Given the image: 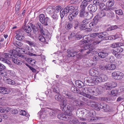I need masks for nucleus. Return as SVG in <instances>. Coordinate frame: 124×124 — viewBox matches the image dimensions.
I'll use <instances>...</instances> for the list:
<instances>
[{"instance_id":"f257e3e1","label":"nucleus","mask_w":124,"mask_h":124,"mask_svg":"<svg viewBox=\"0 0 124 124\" xmlns=\"http://www.w3.org/2000/svg\"><path fill=\"white\" fill-rule=\"evenodd\" d=\"M66 101H63L60 105V107L63 111L67 113L71 112L74 110L73 106L71 105L66 104Z\"/></svg>"},{"instance_id":"f03ea898","label":"nucleus","mask_w":124,"mask_h":124,"mask_svg":"<svg viewBox=\"0 0 124 124\" xmlns=\"http://www.w3.org/2000/svg\"><path fill=\"white\" fill-rule=\"evenodd\" d=\"M93 2L98 5L99 6V8L101 10H105L106 11L113 10L115 9H116V7H107V6L104 4L101 3L99 0H95L93 1Z\"/></svg>"},{"instance_id":"7ed1b4c3","label":"nucleus","mask_w":124,"mask_h":124,"mask_svg":"<svg viewBox=\"0 0 124 124\" xmlns=\"http://www.w3.org/2000/svg\"><path fill=\"white\" fill-rule=\"evenodd\" d=\"M14 55L9 53H4L0 54V61L7 64H10V62L8 60L5 58H4L9 59L13 58Z\"/></svg>"},{"instance_id":"20e7f679","label":"nucleus","mask_w":124,"mask_h":124,"mask_svg":"<svg viewBox=\"0 0 124 124\" xmlns=\"http://www.w3.org/2000/svg\"><path fill=\"white\" fill-rule=\"evenodd\" d=\"M97 36L99 38V39H100V40L96 42V44L99 43L101 41L105 39L107 36V34L106 32H104L93 33L91 34L90 35V37L91 38H95Z\"/></svg>"},{"instance_id":"39448f33","label":"nucleus","mask_w":124,"mask_h":124,"mask_svg":"<svg viewBox=\"0 0 124 124\" xmlns=\"http://www.w3.org/2000/svg\"><path fill=\"white\" fill-rule=\"evenodd\" d=\"M83 95L91 99H94L95 97L91 95V93L92 87H84L82 88Z\"/></svg>"},{"instance_id":"423d86ee","label":"nucleus","mask_w":124,"mask_h":124,"mask_svg":"<svg viewBox=\"0 0 124 124\" xmlns=\"http://www.w3.org/2000/svg\"><path fill=\"white\" fill-rule=\"evenodd\" d=\"M47 32L46 34L43 35L41 34V35H40L38 37V39L39 40L44 44L48 43L49 39H50V33L48 31H47Z\"/></svg>"},{"instance_id":"0eeeda50","label":"nucleus","mask_w":124,"mask_h":124,"mask_svg":"<svg viewBox=\"0 0 124 124\" xmlns=\"http://www.w3.org/2000/svg\"><path fill=\"white\" fill-rule=\"evenodd\" d=\"M115 51L114 50H112V53L116 57L120 59L122 58L123 55L121 54H118V53H121L123 51V48L118 46L116 48Z\"/></svg>"},{"instance_id":"6e6552de","label":"nucleus","mask_w":124,"mask_h":124,"mask_svg":"<svg viewBox=\"0 0 124 124\" xmlns=\"http://www.w3.org/2000/svg\"><path fill=\"white\" fill-rule=\"evenodd\" d=\"M93 49V47L91 45L88 44L84 46L82 49L79 50L80 52H83L86 51V52L87 54H89L92 51Z\"/></svg>"},{"instance_id":"1a4fd4ad","label":"nucleus","mask_w":124,"mask_h":124,"mask_svg":"<svg viewBox=\"0 0 124 124\" xmlns=\"http://www.w3.org/2000/svg\"><path fill=\"white\" fill-rule=\"evenodd\" d=\"M93 77H85L84 79V82L86 85L89 86H93L94 84Z\"/></svg>"},{"instance_id":"9d476101","label":"nucleus","mask_w":124,"mask_h":124,"mask_svg":"<svg viewBox=\"0 0 124 124\" xmlns=\"http://www.w3.org/2000/svg\"><path fill=\"white\" fill-rule=\"evenodd\" d=\"M112 77L116 80L121 79L123 77V74L119 72H115L112 73Z\"/></svg>"},{"instance_id":"9b49d317","label":"nucleus","mask_w":124,"mask_h":124,"mask_svg":"<svg viewBox=\"0 0 124 124\" xmlns=\"http://www.w3.org/2000/svg\"><path fill=\"white\" fill-rule=\"evenodd\" d=\"M16 38L19 40H23L24 38L23 31L22 30H19L16 32Z\"/></svg>"},{"instance_id":"f8f14e48","label":"nucleus","mask_w":124,"mask_h":124,"mask_svg":"<svg viewBox=\"0 0 124 124\" xmlns=\"http://www.w3.org/2000/svg\"><path fill=\"white\" fill-rule=\"evenodd\" d=\"M57 117L60 119L64 120L70 121L71 116L69 115H66L63 114H59L57 116Z\"/></svg>"},{"instance_id":"ddd939ff","label":"nucleus","mask_w":124,"mask_h":124,"mask_svg":"<svg viewBox=\"0 0 124 124\" xmlns=\"http://www.w3.org/2000/svg\"><path fill=\"white\" fill-rule=\"evenodd\" d=\"M84 113L81 109H78L76 111V115L80 120L85 121V119L83 118V115Z\"/></svg>"},{"instance_id":"4468645a","label":"nucleus","mask_w":124,"mask_h":124,"mask_svg":"<svg viewBox=\"0 0 124 124\" xmlns=\"http://www.w3.org/2000/svg\"><path fill=\"white\" fill-rule=\"evenodd\" d=\"M98 106L99 108L103 109L104 111L108 112L110 111L109 107L107 104L100 103Z\"/></svg>"},{"instance_id":"2eb2a0df","label":"nucleus","mask_w":124,"mask_h":124,"mask_svg":"<svg viewBox=\"0 0 124 124\" xmlns=\"http://www.w3.org/2000/svg\"><path fill=\"white\" fill-rule=\"evenodd\" d=\"M97 8L96 4H91L88 7V9L89 11L94 12H95Z\"/></svg>"},{"instance_id":"dca6fc26","label":"nucleus","mask_w":124,"mask_h":124,"mask_svg":"<svg viewBox=\"0 0 124 124\" xmlns=\"http://www.w3.org/2000/svg\"><path fill=\"white\" fill-rule=\"evenodd\" d=\"M69 8V10L70 11H71L70 13H76L77 14H78L79 13V11L78 9V8L77 7H74L72 6H70V5L68 6Z\"/></svg>"},{"instance_id":"f3484780","label":"nucleus","mask_w":124,"mask_h":124,"mask_svg":"<svg viewBox=\"0 0 124 124\" xmlns=\"http://www.w3.org/2000/svg\"><path fill=\"white\" fill-rule=\"evenodd\" d=\"M101 93V92L98 88H96L94 90L93 88H92L91 95L97 96Z\"/></svg>"},{"instance_id":"a211bd4d","label":"nucleus","mask_w":124,"mask_h":124,"mask_svg":"<svg viewBox=\"0 0 124 124\" xmlns=\"http://www.w3.org/2000/svg\"><path fill=\"white\" fill-rule=\"evenodd\" d=\"M37 26V28H39L40 29V32L41 34L43 35H45L47 33V31H48L46 30L45 31H44L43 29V26L41 24V23H37L36 24Z\"/></svg>"},{"instance_id":"6ab92c4d","label":"nucleus","mask_w":124,"mask_h":124,"mask_svg":"<svg viewBox=\"0 0 124 124\" xmlns=\"http://www.w3.org/2000/svg\"><path fill=\"white\" fill-rule=\"evenodd\" d=\"M109 54L108 53L107 51H103L99 52L98 55L100 58H104L107 57Z\"/></svg>"},{"instance_id":"aec40b11","label":"nucleus","mask_w":124,"mask_h":124,"mask_svg":"<svg viewBox=\"0 0 124 124\" xmlns=\"http://www.w3.org/2000/svg\"><path fill=\"white\" fill-rule=\"evenodd\" d=\"M93 22L89 24V26L91 28L93 26H95L98 22L99 18H98V16H96L93 18Z\"/></svg>"},{"instance_id":"412c9836","label":"nucleus","mask_w":124,"mask_h":124,"mask_svg":"<svg viewBox=\"0 0 124 124\" xmlns=\"http://www.w3.org/2000/svg\"><path fill=\"white\" fill-rule=\"evenodd\" d=\"M12 61L14 63L19 65L22 64V62L17 59V58L15 55L12 58Z\"/></svg>"},{"instance_id":"4be33fe9","label":"nucleus","mask_w":124,"mask_h":124,"mask_svg":"<svg viewBox=\"0 0 124 124\" xmlns=\"http://www.w3.org/2000/svg\"><path fill=\"white\" fill-rule=\"evenodd\" d=\"M54 98L56 100L60 102H62L61 103L63 102V101H66L61 96L59 95L58 94L56 95Z\"/></svg>"},{"instance_id":"5701e85b","label":"nucleus","mask_w":124,"mask_h":124,"mask_svg":"<svg viewBox=\"0 0 124 124\" xmlns=\"http://www.w3.org/2000/svg\"><path fill=\"white\" fill-rule=\"evenodd\" d=\"M89 74L92 76H96V74H98L97 71L95 70L93 68L90 70L89 71Z\"/></svg>"},{"instance_id":"b1692460","label":"nucleus","mask_w":124,"mask_h":124,"mask_svg":"<svg viewBox=\"0 0 124 124\" xmlns=\"http://www.w3.org/2000/svg\"><path fill=\"white\" fill-rule=\"evenodd\" d=\"M5 78H4V77H3V80L4 81L6 80V82L7 83L11 85H14L15 84V82L14 81L6 77H5Z\"/></svg>"},{"instance_id":"393cba45","label":"nucleus","mask_w":124,"mask_h":124,"mask_svg":"<svg viewBox=\"0 0 124 124\" xmlns=\"http://www.w3.org/2000/svg\"><path fill=\"white\" fill-rule=\"evenodd\" d=\"M80 16L81 17H84L85 16L86 14H87L88 12H85V9L83 8H80Z\"/></svg>"},{"instance_id":"a878e982","label":"nucleus","mask_w":124,"mask_h":124,"mask_svg":"<svg viewBox=\"0 0 124 124\" xmlns=\"http://www.w3.org/2000/svg\"><path fill=\"white\" fill-rule=\"evenodd\" d=\"M94 83L95 84V82L97 83L103 82V78H102L100 76H96L95 78H94Z\"/></svg>"},{"instance_id":"bb28decb","label":"nucleus","mask_w":124,"mask_h":124,"mask_svg":"<svg viewBox=\"0 0 124 124\" xmlns=\"http://www.w3.org/2000/svg\"><path fill=\"white\" fill-rule=\"evenodd\" d=\"M76 85L79 88H81L84 86V85L83 82L79 80H76L75 82Z\"/></svg>"},{"instance_id":"cd10ccee","label":"nucleus","mask_w":124,"mask_h":124,"mask_svg":"<svg viewBox=\"0 0 124 124\" xmlns=\"http://www.w3.org/2000/svg\"><path fill=\"white\" fill-rule=\"evenodd\" d=\"M108 93L112 96H118L119 95L116 90H113L109 92Z\"/></svg>"},{"instance_id":"c85d7f7f","label":"nucleus","mask_w":124,"mask_h":124,"mask_svg":"<svg viewBox=\"0 0 124 124\" xmlns=\"http://www.w3.org/2000/svg\"><path fill=\"white\" fill-rule=\"evenodd\" d=\"M53 14L52 16V18L55 20H57L58 18V17L60 14V12L58 11H55L53 13Z\"/></svg>"},{"instance_id":"c756f323","label":"nucleus","mask_w":124,"mask_h":124,"mask_svg":"<svg viewBox=\"0 0 124 124\" xmlns=\"http://www.w3.org/2000/svg\"><path fill=\"white\" fill-rule=\"evenodd\" d=\"M10 92V91L8 89L5 87H3L0 90V93L3 94H7Z\"/></svg>"},{"instance_id":"7c9ffc66","label":"nucleus","mask_w":124,"mask_h":124,"mask_svg":"<svg viewBox=\"0 0 124 124\" xmlns=\"http://www.w3.org/2000/svg\"><path fill=\"white\" fill-rule=\"evenodd\" d=\"M88 4V2L86 0H84L82 2L80 7V8L85 9V8Z\"/></svg>"},{"instance_id":"2f4dec72","label":"nucleus","mask_w":124,"mask_h":124,"mask_svg":"<svg viewBox=\"0 0 124 124\" xmlns=\"http://www.w3.org/2000/svg\"><path fill=\"white\" fill-rule=\"evenodd\" d=\"M78 14H77V13L75 12L74 13H70L68 16L69 19L70 21H71L74 19V18L76 17Z\"/></svg>"},{"instance_id":"473e14b6","label":"nucleus","mask_w":124,"mask_h":124,"mask_svg":"<svg viewBox=\"0 0 124 124\" xmlns=\"http://www.w3.org/2000/svg\"><path fill=\"white\" fill-rule=\"evenodd\" d=\"M100 68L104 71L108 70V66L104 64L103 63H102L99 66Z\"/></svg>"},{"instance_id":"72a5a7b5","label":"nucleus","mask_w":124,"mask_h":124,"mask_svg":"<svg viewBox=\"0 0 124 124\" xmlns=\"http://www.w3.org/2000/svg\"><path fill=\"white\" fill-rule=\"evenodd\" d=\"M115 3L114 0H109L106 3V5L108 7H111L113 6Z\"/></svg>"},{"instance_id":"f704fd0d","label":"nucleus","mask_w":124,"mask_h":124,"mask_svg":"<svg viewBox=\"0 0 124 124\" xmlns=\"http://www.w3.org/2000/svg\"><path fill=\"white\" fill-rule=\"evenodd\" d=\"M107 16L108 17L112 19H114L115 17V14L113 12H111L107 13Z\"/></svg>"},{"instance_id":"c9c22d12","label":"nucleus","mask_w":124,"mask_h":124,"mask_svg":"<svg viewBox=\"0 0 124 124\" xmlns=\"http://www.w3.org/2000/svg\"><path fill=\"white\" fill-rule=\"evenodd\" d=\"M30 26L31 27L32 30L34 33H36L38 32V29L37 27L34 25L32 23H31L30 24Z\"/></svg>"},{"instance_id":"e433bc0d","label":"nucleus","mask_w":124,"mask_h":124,"mask_svg":"<svg viewBox=\"0 0 124 124\" xmlns=\"http://www.w3.org/2000/svg\"><path fill=\"white\" fill-rule=\"evenodd\" d=\"M17 47V48H16V50L19 49V48L23 45V43L20 41H16L14 44Z\"/></svg>"},{"instance_id":"4c0bfd02","label":"nucleus","mask_w":124,"mask_h":124,"mask_svg":"<svg viewBox=\"0 0 124 124\" xmlns=\"http://www.w3.org/2000/svg\"><path fill=\"white\" fill-rule=\"evenodd\" d=\"M46 10L48 13L49 14L53 13L55 11V9L52 7L47 8Z\"/></svg>"},{"instance_id":"58836bf2","label":"nucleus","mask_w":124,"mask_h":124,"mask_svg":"<svg viewBox=\"0 0 124 124\" xmlns=\"http://www.w3.org/2000/svg\"><path fill=\"white\" fill-rule=\"evenodd\" d=\"M64 96L65 97L73 100H75L76 98L74 97L72 95L70 94V93H67L64 95Z\"/></svg>"},{"instance_id":"ea45409f","label":"nucleus","mask_w":124,"mask_h":124,"mask_svg":"<svg viewBox=\"0 0 124 124\" xmlns=\"http://www.w3.org/2000/svg\"><path fill=\"white\" fill-rule=\"evenodd\" d=\"M117 9V8L116 9ZM116 9H114V11L116 14L118 15H123V11L121 9L118 10H116Z\"/></svg>"},{"instance_id":"a19ab883","label":"nucleus","mask_w":124,"mask_h":124,"mask_svg":"<svg viewBox=\"0 0 124 124\" xmlns=\"http://www.w3.org/2000/svg\"><path fill=\"white\" fill-rule=\"evenodd\" d=\"M105 61H107L111 63L115 61V59L113 56L108 57V58L105 59Z\"/></svg>"},{"instance_id":"79ce46f5","label":"nucleus","mask_w":124,"mask_h":124,"mask_svg":"<svg viewBox=\"0 0 124 124\" xmlns=\"http://www.w3.org/2000/svg\"><path fill=\"white\" fill-rule=\"evenodd\" d=\"M108 70H112L116 69V66L114 64H111L108 65Z\"/></svg>"},{"instance_id":"37998d69","label":"nucleus","mask_w":124,"mask_h":124,"mask_svg":"<svg viewBox=\"0 0 124 124\" xmlns=\"http://www.w3.org/2000/svg\"><path fill=\"white\" fill-rule=\"evenodd\" d=\"M98 103L94 102H91L88 104V105L93 108L97 107L98 106Z\"/></svg>"},{"instance_id":"c03bdc74","label":"nucleus","mask_w":124,"mask_h":124,"mask_svg":"<svg viewBox=\"0 0 124 124\" xmlns=\"http://www.w3.org/2000/svg\"><path fill=\"white\" fill-rule=\"evenodd\" d=\"M49 20L50 19L49 18L47 17H46L45 18V19H44L43 22L42 23V24L45 26L48 25V23Z\"/></svg>"},{"instance_id":"a18cd8bd","label":"nucleus","mask_w":124,"mask_h":124,"mask_svg":"<svg viewBox=\"0 0 124 124\" xmlns=\"http://www.w3.org/2000/svg\"><path fill=\"white\" fill-rule=\"evenodd\" d=\"M75 48H74V51H72V52L71 53H70V54H68L67 55V57H74L75 56V53H77V51H75Z\"/></svg>"},{"instance_id":"49530a36","label":"nucleus","mask_w":124,"mask_h":124,"mask_svg":"<svg viewBox=\"0 0 124 124\" xmlns=\"http://www.w3.org/2000/svg\"><path fill=\"white\" fill-rule=\"evenodd\" d=\"M24 30L27 33H30L31 31V29L30 26L29 25L25 27L24 28Z\"/></svg>"},{"instance_id":"de8ad7c7","label":"nucleus","mask_w":124,"mask_h":124,"mask_svg":"<svg viewBox=\"0 0 124 124\" xmlns=\"http://www.w3.org/2000/svg\"><path fill=\"white\" fill-rule=\"evenodd\" d=\"M77 53H75V55L76 58L79 59H81L83 58V56L82 55V53H78V52Z\"/></svg>"},{"instance_id":"09e8293b","label":"nucleus","mask_w":124,"mask_h":124,"mask_svg":"<svg viewBox=\"0 0 124 124\" xmlns=\"http://www.w3.org/2000/svg\"><path fill=\"white\" fill-rule=\"evenodd\" d=\"M87 113L91 117H93L95 115V112L93 111H88Z\"/></svg>"},{"instance_id":"8fccbe9b","label":"nucleus","mask_w":124,"mask_h":124,"mask_svg":"<svg viewBox=\"0 0 124 124\" xmlns=\"http://www.w3.org/2000/svg\"><path fill=\"white\" fill-rule=\"evenodd\" d=\"M115 87V86H113L111 84H110L105 86V88L107 90H109L111 88Z\"/></svg>"},{"instance_id":"3c124183","label":"nucleus","mask_w":124,"mask_h":124,"mask_svg":"<svg viewBox=\"0 0 124 124\" xmlns=\"http://www.w3.org/2000/svg\"><path fill=\"white\" fill-rule=\"evenodd\" d=\"M86 16H85L86 18L89 19H91L93 16V14L91 13H88V14H86Z\"/></svg>"},{"instance_id":"603ef678","label":"nucleus","mask_w":124,"mask_h":124,"mask_svg":"<svg viewBox=\"0 0 124 124\" xmlns=\"http://www.w3.org/2000/svg\"><path fill=\"white\" fill-rule=\"evenodd\" d=\"M45 16L43 14H41L39 16V21L40 22L42 23L45 19Z\"/></svg>"},{"instance_id":"864d4df0","label":"nucleus","mask_w":124,"mask_h":124,"mask_svg":"<svg viewBox=\"0 0 124 124\" xmlns=\"http://www.w3.org/2000/svg\"><path fill=\"white\" fill-rule=\"evenodd\" d=\"M75 35L74 33H71V34L68 37L69 39V40H74L73 39H75Z\"/></svg>"},{"instance_id":"5fc2aeb1","label":"nucleus","mask_w":124,"mask_h":124,"mask_svg":"<svg viewBox=\"0 0 124 124\" xmlns=\"http://www.w3.org/2000/svg\"><path fill=\"white\" fill-rule=\"evenodd\" d=\"M25 42L31 46H35V43L33 42L28 40H26L25 41Z\"/></svg>"},{"instance_id":"6e6d98bb","label":"nucleus","mask_w":124,"mask_h":124,"mask_svg":"<svg viewBox=\"0 0 124 124\" xmlns=\"http://www.w3.org/2000/svg\"><path fill=\"white\" fill-rule=\"evenodd\" d=\"M20 114L22 115L26 116V117H28L29 116V115H28V114L27 115L26 112L24 110H21L20 111Z\"/></svg>"},{"instance_id":"4d7b16f0","label":"nucleus","mask_w":124,"mask_h":124,"mask_svg":"<svg viewBox=\"0 0 124 124\" xmlns=\"http://www.w3.org/2000/svg\"><path fill=\"white\" fill-rule=\"evenodd\" d=\"M73 26V23H68L66 27V28L67 30L70 29Z\"/></svg>"},{"instance_id":"13d9d810","label":"nucleus","mask_w":124,"mask_h":124,"mask_svg":"<svg viewBox=\"0 0 124 124\" xmlns=\"http://www.w3.org/2000/svg\"><path fill=\"white\" fill-rule=\"evenodd\" d=\"M0 74L1 76L5 77L7 76V73L2 70H0Z\"/></svg>"},{"instance_id":"bf43d9fd","label":"nucleus","mask_w":124,"mask_h":124,"mask_svg":"<svg viewBox=\"0 0 124 124\" xmlns=\"http://www.w3.org/2000/svg\"><path fill=\"white\" fill-rule=\"evenodd\" d=\"M57 113V111L55 110H53L52 111L49 113L50 116H54Z\"/></svg>"},{"instance_id":"052dcab7","label":"nucleus","mask_w":124,"mask_h":124,"mask_svg":"<svg viewBox=\"0 0 124 124\" xmlns=\"http://www.w3.org/2000/svg\"><path fill=\"white\" fill-rule=\"evenodd\" d=\"M118 28H119L117 25H112L111 26L109 27V29H110V30L111 31L116 29Z\"/></svg>"},{"instance_id":"680f3d73","label":"nucleus","mask_w":124,"mask_h":124,"mask_svg":"<svg viewBox=\"0 0 124 124\" xmlns=\"http://www.w3.org/2000/svg\"><path fill=\"white\" fill-rule=\"evenodd\" d=\"M60 16L62 19L63 18L65 15L66 16H67V14L65 13H64V12L63 10L62 11L61 10L60 12Z\"/></svg>"},{"instance_id":"e2e57ef3","label":"nucleus","mask_w":124,"mask_h":124,"mask_svg":"<svg viewBox=\"0 0 124 124\" xmlns=\"http://www.w3.org/2000/svg\"><path fill=\"white\" fill-rule=\"evenodd\" d=\"M77 88L74 86H72L71 88V90L72 92L76 93L77 92Z\"/></svg>"},{"instance_id":"0e129e2a","label":"nucleus","mask_w":124,"mask_h":124,"mask_svg":"<svg viewBox=\"0 0 124 124\" xmlns=\"http://www.w3.org/2000/svg\"><path fill=\"white\" fill-rule=\"evenodd\" d=\"M99 15L100 17H101L105 16L106 15V13L103 11H101L100 12Z\"/></svg>"},{"instance_id":"69168bd1","label":"nucleus","mask_w":124,"mask_h":124,"mask_svg":"<svg viewBox=\"0 0 124 124\" xmlns=\"http://www.w3.org/2000/svg\"><path fill=\"white\" fill-rule=\"evenodd\" d=\"M17 5H16V14L17 15L18 14V13H19L18 11H19L20 10V6L19 5H18V4H17Z\"/></svg>"},{"instance_id":"338daca9","label":"nucleus","mask_w":124,"mask_h":124,"mask_svg":"<svg viewBox=\"0 0 124 124\" xmlns=\"http://www.w3.org/2000/svg\"><path fill=\"white\" fill-rule=\"evenodd\" d=\"M87 113L86 114L85 116L84 117V118L85 119V120L87 119L88 121H89V119L91 118L92 117H91Z\"/></svg>"},{"instance_id":"774afa93","label":"nucleus","mask_w":124,"mask_h":124,"mask_svg":"<svg viewBox=\"0 0 124 124\" xmlns=\"http://www.w3.org/2000/svg\"><path fill=\"white\" fill-rule=\"evenodd\" d=\"M64 12L66 14H67L70 11L69 10V8L68 7V6L66 7L63 10Z\"/></svg>"}]
</instances>
